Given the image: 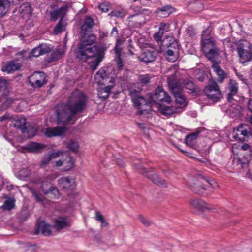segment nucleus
Listing matches in <instances>:
<instances>
[{"label": "nucleus", "instance_id": "nucleus-1", "mask_svg": "<svg viewBox=\"0 0 252 252\" xmlns=\"http://www.w3.org/2000/svg\"><path fill=\"white\" fill-rule=\"evenodd\" d=\"M87 100L86 95L82 92L79 90L73 92L67 104H60L57 106L58 123L67 124L69 123L75 114L81 112L84 109Z\"/></svg>", "mask_w": 252, "mask_h": 252}, {"label": "nucleus", "instance_id": "nucleus-2", "mask_svg": "<svg viewBox=\"0 0 252 252\" xmlns=\"http://www.w3.org/2000/svg\"><path fill=\"white\" fill-rule=\"evenodd\" d=\"M96 39V36L93 34L84 36L79 43L76 52V57L83 61H86L94 57H97L91 64L93 71L97 68L103 56V51L99 50V48L94 45Z\"/></svg>", "mask_w": 252, "mask_h": 252}, {"label": "nucleus", "instance_id": "nucleus-3", "mask_svg": "<svg viewBox=\"0 0 252 252\" xmlns=\"http://www.w3.org/2000/svg\"><path fill=\"white\" fill-rule=\"evenodd\" d=\"M168 84L169 87L174 94L175 98V107L181 112L183 109L187 105V102L184 95L182 94V87L181 83L173 74L168 77Z\"/></svg>", "mask_w": 252, "mask_h": 252}, {"label": "nucleus", "instance_id": "nucleus-4", "mask_svg": "<svg viewBox=\"0 0 252 252\" xmlns=\"http://www.w3.org/2000/svg\"><path fill=\"white\" fill-rule=\"evenodd\" d=\"M209 33L210 31L208 29L203 32L201 40L202 49L206 57L210 60H213L219 55L220 50L217 47L213 38H205L206 34Z\"/></svg>", "mask_w": 252, "mask_h": 252}, {"label": "nucleus", "instance_id": "nucleus-5", "mask_svg": "<svg viewBox=\"0 0 252 252\" xmlns=\"http://www.w3.org/2000/svg\"><path fill=\"white\" fill-rule=\"evenodd\" d=\"M239 62L242 64L250 62L252 58V45L248 41L240 43L237 48Z\"/></svg>", "mask_w": 252, "mask_h": 252}, {"label": "nucleus", "instance_id": "nucleus-6", "mask_svg": "<svg viewBox=\"0 0 252 252\" xmlns=\"http://www.w3.org/2000/svg\"><path fill=\"white\" fill-rule=\"evenodd\" d=\"M60 157H61V159L52 162L53 167L59 168L62 167L63 170L64 171H69L73 168L75 160L72 156L67 153L63 152V154Z\"/></svg>", "mask_w": 252, "mask_h": 252}, {"label": "nucleus", "instance_id": "nucleus-7", "mask_svg": "<svg viewBox=\"0 0 252 252\" xmlns=\"http://www.w3.org/2000/svg\"><path fill=\"white\" fill-rule=\"evenodd\" d=\"M248 151L249 155L252 153L250 146L248 144H244L242 146L234 145L233 146L232 148V152L234 155H236L234 158V160L236 162H237L241 165H244L246 163H248L249 161V158L246 156H244L242 158L240 156H238L237 155L239 156L243 155V151Z\"/></svg>", "mask_w": 252, "mask_h": 252}, {"label": "nucleus", "instance_id": "nucleus-8", "mask_svg": "<svg viewBox=\"0 0 252 252\" xmlns=\"http://www.w3.org/2000/svg\"><path fill=\"white\" fill-rule=\"evenodd\" d=\"M204 92L209 99L214 101H218L222 97L221 92L216 82H210L204 88Z\"/></svg>", "mask_w": 252, "mask_h": 252}, {"label": "nucleus", "instance_id": "nucleus-9", "mask_svg": "<svg viewBox=\"0 0 252 252\" xmlns=\"http://www.w3.org/2000/svg\"><path fill=\"white\" fill-rule=\"evenodd\" d=\"M130 93L133 104L138 109V113L139 115L143 114L144 112L147 111L148 108L151 107L149 105V104H151L149 100L146 101L143 97L139 96L136 92L133 93V91H131Z\"/></svg>", "mask_w": 252, "mask_h": 252}, {"label": "nucleus", "instance_id": "nucleus-10", "mask_svg": "<svg viewBox=\"0 0 252 252\" xmlns=\"http://www.w3.org/2000/svg\"><path fill=\"white\" fill-rule=\"evenodd\" d=\"M148 95L149 103L152 104L156 103V101L166 103H169L171 101L170 97L161 87H158L156 89L153 96L151 94H148Z\"/></svg>", "mask_w": 252, "mask_h": 252}, {"label": "nucleus", "instance_id": "nucleus-11", "mask_svg": "<svg viewBox=\"0 0 252 252\" xmlns=\"http://www.w3.org/2000/svg\"><path fill=\"white\" fill-rule=\"evenodd\" d=\"M150 12L148 9L139 10V13L131 15L128 17L129 21L131 26L134 27H140L143 25L148 19L145 15H149Z\"/></svg>", "mask_w": 252, "mask_h": 252}, {"label": "nucleus", "instance_id": "nucleus-12", "mask_svg": "<svg viewBox=\"0 0 252 252\" xmlns=\"http://www.w3.org/2000/svg\"><path fill=\"white\" fill-rule=\"evenodd\" d=\"M236 134L233 136V138L236 140L243 141L245 137L249 135H252V128L250 127L248 125L242 124L236 129L234 130Z\"/></svg>", "mask_w": 252, "mask_h": 252}, {"label": "nucleus", "instance_id": "nucleus-13", "mask_svg": "<svg viewBox=\"0 0 252 252\" xmlns=\"http://www.w3.org/2000/svg\"><path fill=\"white\" fill-rule=\"evenodd\" d=\"M190 204L195 209L202 212L206 210L215 212L216 209L207 204L204 201L199 199H192L190 201Z\"/></svg>", "mask_w": 252, "mask_h": 252}, {"label": "nucleus", "instance_id": "nucleus-14", "mask_svg": "<svg viewBox=\"0 0 252 252\" xmlns=\"http://www.w3.org/2000/svg\"><path fill=\"white\" fill-rule=\"evenodd\" d=\"M26 120L24 118H18L17 120V123L15 124V126L21 129H23V133L24 134L27 133V136L29 138L33 137L36 132V129L32 126H29L26 128Z\"/></svg>", "mask_w": 252, "mask_h": 252}, {"label": "nucleus", "instance_id": "nucleus-15", "mask_svg": "<svg viewBox=\"0 0 252 252\" xmlns=\"http://www.w3.org/2000/svg\"><path fill=\"white\" fill-rule=\"evenodd\" d=\"M52 226L46 223L45 221H41L38 222L37 228L35 233L38 234L41 233L45 236H50L52 234Z\"/></svg>", "mask_w": 252, "mask_h": 252}, {"label": "nucleus", "instance_id": "nucleus-16", "mask_svg": "<svg viewBox=\"0 0 252 252\" xmlns=\"http://www.w3.org/2000/svg\"><path fill=\"white\" fill-rule=\"evenodd\" d=\"M63 154V150H58L44 156L41 161L40 164V166L41 167H45L49 163L52 162L53 160L57 158H59Z\"/></svg>", "mask_w": 252, "mask_h": 252}, {"label": "nucleus", "instance_id": "nucleus-17", "mask_svg": "<svg viewBox=\"0 0 252 252\" xmlns=\"http://www.w3.org/2000/svg\"><path fill=\"white\" fill-rule=\"evenodd\" d=\"M59 186L65 189H71L76 186L74 178L71 177H63L58 180Z\"/></svg>", "mask_w": 252, "mask_h": 252}, {"label": "nucleus", "instance_id": "nucleus-18", "mask_svg": "<svg viewBox=\"0 0 252 252\" xmlns=\"http://www.w3.org/2000/svg\"><path fill=\"white\" fill-rule=\"evenodd\" d=\"M66 129L64 126H57L53 128H47L43 130V133L48 137L59 136L63 135Z\"/></svg>", "mask_w": 252, "mask_h": 252}, {"label": "nucleus", "instance_id": "nucleus-19", "mask_svg": "<svg viewBox=\"0 0 252 252\" xmlns=\"http://www.w3.org/2000/svg\"><path fill=\"white\" fill-rule=\"evenodd\" d=\"M21 67V63L17 61L13 60L2 64V70L10 73L12 72L20 69Z\"/></svg>", "mask_w": 252, "mask_h": 252}, {"label": "nucleus", "instance_id": "nucleus-20", "mask_svg": "<svg viewBox=\"0 0 252 252\" xmlns=\"http://www.w3.org/2000/svg\"><path fill=\"white\" fill-rule=\"evenodd\" d=\"M156 54L153 48L148 50H144L139 56V58L140 61L146 63H148L155 60Z\"/></svg>", "mask_w": 252, "mask_h": 252}, {"label": "nucleus", "instance_id": "nucleus-21", "mask_svg": "<svg viewBox=\"0 0 252 252\" xmlns=\"http://www.w3.org/2000/svg\"><path fill=\"white\" fill-rule=\"evenodd\" d=\"M71 221L66 217H58L55 220L54 227L58 230H61L70 226Z\"/></svg>", "mask_w": 252, "mask_h": 252}, {"label": "nucleus", "instance_id": "nucleus-22", "mask_svg": "<svg viewBox=\"0 0 252 252\" xmlns=\"http://www.w3.org/2000/svg\"><path fill=\"white\" fill-rule=\"evenodd\" d=\"M228 88L229 91V92L228 94V100L229 102H232L233 100H235L233 97L236 96L238 93V83L235 80L230 79L228 84Z\"/></svg>", "mask_w": 252, "mask_h": 252}, {"label": "nucleus", "instance_id": "nucleus-23", "mask_svg": "<svg viewBox=\"0 0 252 252\" xmlns=\"http://www.w3.org/2000/svg\"><path fill=\"white\" fill-rule=\"evenodd\" d=\"M46 146L43 144L32 142L27 145L22 147V148L27 150L29 152L37 153L42 150Z\"/></svg>", "mask_w": 252, "mask_h": 252}, {"label": "nucleus", "instance_id": "nucleus-24", "mask_svg": "<svg viewBox=\"0 0 252 252\" xmlns=\"http://www.w3.org/2000/svg\"><path fill=\"white\" fill-rule=\"evenodd\" d=\"M39 183L37 182L36 187L40 188L41 191L44 194H50L53 195L55 197H58L59 195V192L58 189L55 187H50L49 189L45 188V185L44 184L38 185Z\"/></svg>", "mask_w": 252, "mask_h": 252}, {"label": "nucleus", "instance_id": "nucleus-25", "mask_svg": "<svg viewBox=\"0 0 252 252\" xmlns=\"http://www.w3.org/2000/svg\"><path fill=\"white\" fill-rule=\"evenodd\" d=\"M211 67L218 76L217 80L218 82H223L224 79L227 78V74L217 63H213Z\"/></svg>", "mask_w": 252, "mask_h": 252}, {"label": "nucleus", "instance_id": "nucleus-26", "mask_svg": "<svg viewBox=\"0 0 252 252\" xmlns=\"http://www.w3.org/2000/svg\"><path fill=\"white\" fill-rule=\"evenodd\" d=\"M174 11V9L170 5H165L162 7L158 8L155 13L158 16L165 18L168 17L170 14Z\"/></svg>", "mask_w": 252, "mask_h": 252}, {"label": "nucleus", "instance_id": "nucleus-27", "mask_svg": "<svg viewBox=\"0 0 252 252\" xmlns=\"http://www.w3.org/2000/svg\"><path fill=\"white\" fill-rule=\"evenodd\" d=\"M122 41L120 39L117 40V43L115 48V51L116 54V60L117 62V68L119 70H120L123 66L122 61L120 58L121 52L122 50L121 44Z\"/></svg>", "mask_w": 252, "mask_h": 252}, {"label": "nucleus", "instance_id": "nucleus-28", "mask_svg": "<svg viewBox=\"0 0 252 252\" xmlns=\"http://www.w3.org/2000/svg\"><path fill=\"white\" fill-rule=\"evenodd\" d=\"M147 177L151 180L155 184L160 186H165L166 185L164 180L161 179L154 171H150L147 173Z\"/></svg>", "mask_w": 252, "mask_h": 252}, {"label": "nucleus", "instance_id": "nucleus-29", "mask_svg": "<svg viewBox=\"0 0 252 252\" xmlns=\"http://www.w3.org/2000/svg\"><path fill=\"white\" fill-rule=\"evenodd\" d=\"M112 85H108L104 88H100L98 90V96L103 100H105L109 96L111 90L114 87L113 82H111Z\"/></svg>", "mask_w": 252, "mask_h": 252}, {"label": "nucleus", "instance_id": "nucleus-30", "mask_svg": "<svg viewBox=\"0 0 252 252\" xmlns=\"http://www.w3.org/2000/svg\"><path fill=\"white\" fill-rule=\"evenodd\" d=\"M155 104L158 105L159 110L163 114L165 115H170L173 113L180 112V110L176 109L175 106L169 107L157 103H156Z\"/></svg>", "mask_w": 252, "mask_h": 252}, {"label": "nucleus", "instance_id": "nucleus-31", "mask_svg": "<svg viewBox=\"0 0 252 252\" xmlns=\"http://www.w3.org/2000/svg\"><path fill=\"white\" fill-rule=\"evenodd\" d=\"M19 12L20 13L22 17H29L31 16L32 9L29 3H24L19 9Z\"/></svg>", "mask_w": 252, "mask_h": 252}, {"label": "nucleus", "instance_id": "nucleus-32", "mask_svg": "<svg viewBox=\"0 0 252 252\" xmlns=\"http://www.w3.org/2000/svg\"><path fill=\"white\" fill-rule=\"evenodd\" d=\"M64 53L65 47L63 46H59L51 54V61L58 60L61 58Z\"/></svg>", "mask_w": 252, "mask_h": 252}, {"label": "nucleus", "instance_id": "nucleus-33", "mask_svg": "<svg viewBox=\"0 0 252 252\" xmlns=\"http://www.w3.org/2000/svg\"><path fill=\"white\" fill-rule=\"evenodd\" d=\"M107 74L103 68H101L96 73L94 76V81L98 85L104 84V80L106 79Z\"/></svg>", "mask_w": 252, "mask_h": 252}, {"label": "nucleus", "instance_id": "nucleus-34", "mask_svg": "<svg viewBox=\"0 0 252 252\" xmlns=\"http://www.w3.org/2000/svg\"><path fill=\"white\" fill-rule=\"evenodd\" d=\"M11 2L8 0H0V18L3 17L9 10Z\"/></svg>", "mask_w": 252, "mask_h": 252}, {"label": "nucleus", "instance_id": "nucleus-35", "mask_svg": "<svg viewBox=\"0 0 252 252\" xmlns=\"http://www.w3.org/2000/svg\"><path fill=\"white\" fill-rule=\"evenodd\" d=\"M188 9L194 13L201 12L204 8L203 4L199 1H193L188 6Z\"/></svg>", "mask_w": 252, "mask_h": 252}, {"label": "nucleus", "instance_id": "nucleus-36", "mask_svg": "<svg viewBox=\"0 0 252 252\" xmlns=\"http://www.w3.org/2000/svg\"><path fill=\"white\" fill-rule=\"evenodd\" d=\"M29 189L32 192L33 196H34L37 201L41 202L42 204L44 205H45L44 203V201H45L44 200V197L43 196L42 194L40 191L36 190V188L32 187L29 186Z\"/></svg>", "mask_w": 252, "mask_h": 252}, {"label": "nucleus", "instance_id": "nucleus-37", "mask_svg": "<svg viewBox=\"0 0 252 252\" xmlns=\"http://www.w3.org/2000/svg\"><path fill=\"white\" fill-rule=\"evenodd\" d=\"M198 135V132L192 133L187 135L185 139L186 145L190 147H193L196 142Z\"/></svg>", "mask_w": 252, "mask_h": 252}, {"label": "nucleus", "instance_id": "nucleus-38", "mask_svg": "<svg viewBox=\"0 0 252 252\" xmlns=\"http://www.w3.org/2000/svg\"><path fill=\"white\" fill-rule=\"evenodd\" d=\"M46 77V74L42 72H35L32 75L30 76L29 81L45 80Z\"/></svg>", "mask_w": 252, "mask_h": 252}, {"label": "nucleus", "instance_id": "nucleus-39", "mask_svg": "<svg viewBox=\"0 0 252 252\" xmlns=\"http://www.w3.org/2000/svg\"><path fill=\"white\" fill-rule=\"evenodd\" d=\"M167 60L170 62H175L178 58L177 52L171 49H168L166 52Z\"/></svg>", "mask_w": 252, "mask_h": 252}, {"label": "nucleus", "instance_id": "nucleus-40", "mask_svg": "<svg viewBox=\"0 0 252 252\" xmlns=\"http://www.w3.org/2000/svg\"><path fill=\"white\" fill-rule=\"evenodd\" d=\"M94 25V22L90 17H86L83 24L81 26L82 31H86L88 29L91 28Z\"/></svg>", "mask_w": 252, "mask_h": 252}, {"label": "nucleus", "instance_id": "nucleus-41", "mask_svg": "<svg viewBox=\"0 0 252 252\" xmlns=\"http://www.w3.org/2000/svg\"><path fill=\"white\" fill-rule=\"evenodd\" d=\"M15 200L11 198L7 199L1 207L4 209L8 211L11 210L14 207Z\"/></svg>", "mask_w": 252, "mask_h": 252}, {"label": "nucleus", "instance_id": "nucleus-42", "mask_svg": "<svg viewBox=\"0 0 252 252\" xmlns=\"http://www.w3.org/2000/svg\"><path fill=\"white\" fill-rule=\"evenodd\" d=\"M59 176V174L58 173H52L50 174V175L48 176L46 179V183H41L38 180H36L34 182H33V183L35 185V186H36V183L37 182L39 183L38 185H40L41 184H44V185L46 186V187H48L49 186V184L48 182H50L52 180L57 178Z\"/></svg>", "mask_w": 252, "mask_h": 252}, {"label": "nucleus", "instance_id": "nucleus-43", "mask_svg": "<svg viewBox=\"0 0 252 252\" xmlns=\"http://www.w3.org/2000/svg\"><path fill=\"white\" fill-rule=\"evenodd\" d=\"M65 29V26L63 24V21L60 20L57 24L54 30V33L56 34H59L63 32Z\"/></svg>", "mask_w": 252, "mask_h": 252}, {"label": "nucleus", "instance_id": "nucleus-44", "mask_svg": "<svg viewBox=\"0 0 252 252\" xmlns=\"http://www.w3.org/2000/svg\"><path fill=\"white\" fill-rule=\"evenodd\" d=\"M151 77L148 74H140L138 75V81L143 85L148 84Z\"/></svg>", "mask_w": 252, "mask_h": 252}, {"label": "nucleus", "instance_id": "nucleus-45", "mask_svg": "<svg viewBox=\"0 0 252 252\" xmlns=\"http://www.w3.org/2000/svg\"><path fill=\"white\" fill-rule=\"evenodd\" d=\"M42 55L50 52L52 49V47L47 44H41L39 45Z\"/></svg>", "mask_w": 252, "mask_h": 252}, {"label": "nucleus", "instance_id": "nucleus-46", "mask_svg": "<svg viewBox=\"0 0 252 252\" xmlns=\"http://www.w3.org/2000/svg\"><path fill=\"white\" fill-rule=\"evenodd\" d=\"M68 7L67 5H64L61 7H60L59 9L57 10L59 15V18H61L60 20H62L63 21V19L65 15L67 10H68Z\"/></svg>", "mask_w": 252, "mask_h": 252}, {"label": "nucleus", "instance_id": "nucleus-47", "mask_svg": "<svg viewBox=\"0 0 252 252\" xmlns=\"http://www.w3.org/2000/svg\"><path fill=\"white\" fill-rule=\"evenodd\" d=\"M67 147L72 151L77 152L79 148V144L75 140H71L67 145Z\"/></svg>", "mask_w": 252, "mask_h": 252}, {"label": "nucleus", "instance_id": "nucleus-48", "mask_svg": "<svg viewBox=\"0 0 252 252\" xmlns=\"http://www.w3.org/2000/svg\"><path fill=\"white\" fill-rule=\"evenodd\" d=\"M31 174V171L27 168L21 169L19 173V176L21 180H24L25 178L28 177Z\"/></svg>", "mask_w": 252, "mask_h": 252}, {"label": "nucleus", "instance_id": "nucleus-49", "mask_svg": "<svg viewBox=\"0 0 252 252\" xmlns=\"http://www.w3.org/2000/svg\"><path fill=\"white\" fill-rule=\"evenodd\" d=\"M31 86L34 88L41 87L44 83H45V80L29 81Z\"/></svg>", "mask_w": 252, "mask_h": 252}, {"label": "nucleus", "instance_id": "nucleus-50", "mask_svg": "<svg viewBox=\"0 0 252 252\" xmlns=\"http://www.w3.org/2000/svg\"><path fill=\"white\" fill-rule=\"evenodd\" d=\"M42 55L39 46L33 48L30 53V57H38Z\"/></svg>", "mask_w": 252, "mask_h": 252}, {"label": "nucleus", "instance_id": "nucleus-51", "mask_svg": "<svg viewBox=\"0 0 252 252\" xmlns=\"http://www.w3.org/2000/svg\"><path fill=\"white\" fill-rule=\"evenodd\" d=\"M8 86L7 81L4 78H0V92L7 90Z\"/></svg>", "mask_w": 252, "mask_h": 252}, {"label": "nucleus", "instance_id": "nucleus-52", "mask_svg": "<svg viewBox=\"0 0 252 252\" xmlns=\"http://www.w3.org/2000/svg\"><path fill=\"white\" fill-rule=\"evenodd\" d=\"M170 28V24L169 23H162L160 24L159 31L163 34L164 32L169 31Z\"/></svg>", "mask_w": 252, "mask_h": 252}, {"label": "nucleus", "instance_id": "nucleus-53", "mask_svg": "<svg viewBox=\"0 0 252 252\" xmlns=\"http://www.w3.org/2000/svg\"><path fill=\"white\" fill-rule=\"evenodd\" d=\"M183 87L192 91L195 90V86L191 81H187L185 82Z\"/></svg>", "mask_w": 252, "mask_h": 252}, {"label": "nucleus", "instance_id": "nucleus-54", "mask_svg": "<svg viewBox=\"0 0 252 252\" xmlns=\"http://www.w3.org/2000/svg\"><path fill=\"white\" fill-rule=\"evenodd\" d=\"M138 218L144 225L148 226L151 224V222L142 215H139Z\"/></svg>", "mask_w": 252, "mask_h": 252}, {"label": "nucleus", "instance_id": "nucleus-55", "mask_svg": "<svg viewBox=\"0 0 252 252\" xmlns=\"http://www.w3.org/2000/svg\"><path fill=\"white\" fill-rule=\"evenodd\" d=\"M99 9L102 12H107L109 9V5L107 3H102L99 5Z\"/></svg>", "mask_w": 252, "mask_h": 252}, {"label": "nucleus", "instance_id": "nucleus-56", "mask_svg": "<svg viewBox=\"0 0 252 252\" xmlns=\"http://www.w3.org/2000/svg\"><path fill=\"white\" fill-rule=\"evenodd\" d=\"M109 14L111 16H114L117 18L123 17L124 15V14L123 12L118 10L113 11L111 12Z\"/></svg>", "mask_w": 252, "mask_h": 252}, {"label": "nucleus", "instance_id": "nucleus-57", "mask_svg": "<svg viewBox=\"0 0 252 252\" xmlns=\"http://www.w3.org/2000/svg\"><path fill=\"white\" fill-rule=\"evenodd\" d=\"M50 14L51 20L54 21L57 20L58 18L59 17V15L57 10L51 11Z\"/></svg>", "mask_w": 252, "mask_h": 252}, {"label": "nucleus", "instance_id": "nucleus-58", "mask_svg": "<svg viewBox=\"0 0 252 252\" xmlns=\"http://www.w3.org/2000/svg\"><path fill=\"white\" fill-rule=\"evenodd\" d=\"M162 35H163V33L158 31V32L154 34V37L157 42H159V41H161Z\"/></svg>", "mask_w": 252, "mask_h": 252}, {"label": "nucleus", "instance_id": "nucleus-59", "mask_svg": "<svg viewBox=\"0 0 252 252\" xmlns=\"http://www.w3.org/2000/svg\"><path fill=\"white\" fill-rule=\"evenodd\" d=\"M95 219L98 221H101L104 219L99 212H97L95 214Z\"/></svg>", "mask_w": 252, "mask_h": 252}, {"label": "nucleus", "instance_id": "nucleus-60", "mask_svg": "<svg viewBox=\"0 0 252 252\" xmlns=\"http://www.w3.org/2000/svg\"><path fill=\"white\" fill-rule=\"evenodd\" d=\"M139 1L141 4L145 6H149L151 3L150 0H139Z\"/></svg>", "mask_w": 252, "mask_h": 252}, {"label": "nucleus", "instance_id": "nucleus-61", "mask_svg": "<svg viewBox=\"0 0 252 252\" xmlns=\"http://www.w3.org/2000/svg\"><path fill=\"white\" fill-rule=\"evenodd\" d=\"M196 185L197 186L196 187H194V189H192L196 193H199L200 190H198L197 188L200 187V183L197 181V182L195 183Z\"/></svg>", "mask_w": 252, "mask_h": 252}, {"label": "nucleus", "instance_id": "nucleus-62", "mask_svg": "<svg viewBox=\"0 0 252 252\" xmlns=\"http://www.w3.org/2000/svg\"><path fill=\"white\" fill-rule=\"evenodd\" d=\"M248 108L250 111L252 112V98L250 99L248 102Z\"/></svg>", "mask_w": 252, "mask_h": 252}, {"label": "nucleus", "instance_id": "nucleus-63", "mask_svg": "<svg viewBox=\"0 0 252 252\" xmlns=\"http://www.w3.org/2000/svg\"><path fill=\"white\" fill-rule=\"evenodd\" d=\"M118 34V30L116 27H114L112 29L111 34L113 35H116Z\"/></svg>", "mask_w": 252, "mask_h": 252}, {"label": "nucleus", "instance_id": "nucleus-64", "mask_svg": "<svg viewBox=\"0 0 252 252\" xmlns=\"http://www.w3.org/2000/svg\"><path fill=\"white\" fill-rule=\"evenodd\" d=\"M101 222V227H104L108 225V223L104 219L103 220L100 221Z\"/></svg>", "mask_w": 252, "mask_h": 252}]
</instances>
